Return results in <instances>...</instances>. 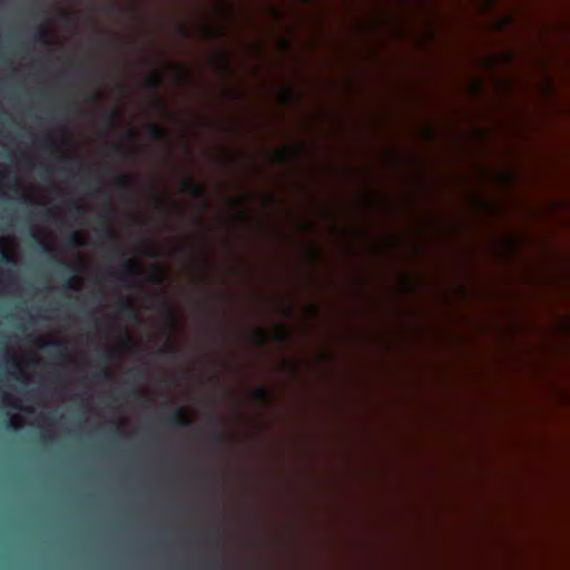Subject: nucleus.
I'll use <instances>...</instances> for the list:
<instances>
[{"label":"nucleus","mask_w":570,"mask_h":570,"mask_svg":"<svg viewBox=\"0 0 570 570\" xmlns=\"http://www.w3.org/2000/svg\"><path fill=\"white\" fill-rule=\"evenodd\" d=\"M37 146L45 151L53 153L57 150V146L51 136L46 135L43 138L37 141Z\"/></svg>","instance_id":"nucleus-13"},{"label":"nucleus","mask_w":570,"mask_h":570,"mask_svg":"<svg viewBox=\"0 0 570 570\" xmlns=\"http://www.w3.org/2000/svg\"><path fill=\"white\" fill-rule=\"evenodd\" d=\"M139 274L140 271L137 263L131 259H127L121 264L118 272H110L108 276L128 285L136 282Z\"/></svg>","instance_id":"nucleus-2"},{"label":"nucleus","mask_w":570,"mask_h":570,"mask_svg":"<svg viewBox=\"0 0 570 570\" xmlns=\"http://www.w3.org/2000/svg\"><path fill=\"white\" fill-rule=\"evenodd\" d=\"M70 209L75 213L76 216H82L85 214V208L78 203H72L70 205Z\"/></svg>","instance_id":"nucleus-30"},{"label":"nucleus","mask_w":570,"mask_h":570,"mask_svg":"<svg viewBox=\"0 0 570 570\" xmlns=\"http://www.w3.org/2000/svg\"><path fill=\"white\" fill-rule=\"evenodd\" d=\"M178 353V350L176 347H166L163 350H159V354L167 356V357H175Z\"/></svg>","instance_id":"nucleus-27"},{"label":"nucleus","mask_w":570,"mask_h":570,"mask_svg":"<svg viewBox=\"0 0 570 570\" xmlns=\"http://www.w3.org/2000/svg\"><path fill=\"white\" fill-rule=\"evenodd\" d=\"M285 312H286V315H289L291 314V308L287 307Z\"/></svg>","instance_id":"nucleus-52"},{"label":"nucleus","mask_w":570,"mask_h":570,"mask_svg":"<svg viewBox=\"0 0 570 570\" xmlns=\"http://www.w3.org/2000/svg\"><path fill=\"white\" fill-rule=\"evenodd\" d=\"M114 352L109 348L99 346V357L104 363L114 358Z\"/></svg>","instance_id":"nucleus-21"},{"label":"nucleus","mask_w":570,"mask_h":570,"mask_svg":"<svg viewBox=\"0 0 570 570\" xmlns=\"http://www.w3.org/2000/svg\"><path fill=\"white\" fill-rule=\"evenodd\" d=\"M0 263L1 264H16L14 257L0 245Z\"/></svg>","instance_id":"nucleus-18"},{"label":"nucleus","mask_w":570,"mask_h":570,"mask_svg":"<svg viewBox=\"0 0 570 570\" xmlns=\"http://www.w3.org/2000/svg\"><path fill=\"white\" fill-rule=\"evenodd\" d=\"M181 190L184 193L190 195L194 198L200 199L203 202L204 208L208 207V202H207L208 193H207L206 187L203 184L197 183V181L193 180L191 178H186L183 180Z\"/></svg>","instance_id":"nucleus-3"},{"label":"nucleus","mask_w":570,"mask_h":570,"mask_svg":"<svg viewBox=\"0 0 570 570\" xmlns=\"http://www.w3.org/2000/svg\"><path fill=\"white\" fill-rule=\"evenodd\" d=\"M32 236L37 240V243L39 244L41 253H43V254H51V253H53L52 246L49 243H47L46 240H43L40 237L39 233H33Z\"/></svg>","instance_id":"nucleus-15"},{"label":"nucleus","mask_w":570,"mask_h":570,"mask_svg":"<svg viewBox=\"0 0 570 570\" xmlns=\"http://www.w3.org/2000/svg\"><path fill=\"white\" fill-rule=\"evenodd\" d=\"M275 157L279 164H286L289 159V150L287 148L278 150L275 153Z\"/></svg>","instance_id":"nucleus-23"},{"label":"nucleus","mask_w":570,"mask_h":570,"mask_svg":"<svg viewBox=\"0 0 570 570\" xmlns=\"http://www.w3.org/2000/svg\"><path fill=\"white\" fill-rule=\"evenodd\" d=\"M254 399L262 405H269L272 402V395L268 389L264 386L257 387L253 393Z\"/></svg>","instance_id":"nucleus-9"},{"label":"nucleus","mask_w":570,"mask_h":570,"mask_svg":"<svg viewBox=\"0 0 570 570\" xmlns=\"http://www.w3.org/2000/svg\"><path fill=\"white\" fill-rule=\"evenodd\" d=\"M147 134L153 141L170 145L167 131L156 122H151L148 125Z\"/></svg>","instance_id":"nucleus-5"},{"label":"nucleus","mask_w":570,"mask_h":570,"mask_svg":"<svg viewBox=\"0 0 570 570\" xmlns=\"http://www.w3.org/2000/svg\"><path fill=\"white\" fill-rule=\"evenodd\" d=\"M278 328L279 331L275 335V341L278 343H285L288 340V333L282 324L278 325Z\"/></svg>","instance_id":"nucleus-24"},{"label":"nucleus","mask_w":570,"mask_h":570,"mask_svg":"<svg viewBox=\"0 0 570 570\" xmlns=\"http://www.w3.org/2000/svg\"><path fill=\"white\" fill-rule=\"evenodd\" d=\"M52 212L51 210H47L45 213V218L48 219L50 216H51Z\"/></svg>","instance_id":"nucleus-44"},{"label":"nucleus","mask_w":570,"mask_h":570,"mask_svg":"<svg viewBox=\"0 0 570 570\" xmlns=\"http://www.w3.org/2000/svg\"><path fill=\"white\" fill-rule=\"evenodd\" d=\"M219 61H220V68L225 72H229L230 65H229L228 57H227L226 52H224V51L219 52Z\"/></svg>","instance_id":"nucleus-25"},{"label":"nucleus","mask_w":570,"mask_h":570,"mask_svg":"<svg viewBox=\"0 0 570 570\" xmlns=\"http://www.w3.org/2000/svg\"><path fill=\"white\" fill-rule=\"evenodd\" d=\"M97 225L99 227L98 230H99L100 237L108 242L114 243V252L117 255H122L124 254L122 248H121L120 244L118 243L117 235L115 234V232L111 227L109 215L105 214V213L100 214L97 218Z\"/></svg>","instance_id":"nucleus-1"},{"label":"nucleus","mask_w":570,"mask_h":570,"mask_svg":"<svg viewBox=\"0 0 570 570\" xmlns=\"http://www.w3.org/2000/svg\"><path fill=\"white\" fill-rule=\"evenodd\" d=\"M206 31L208 32L209 37H217L224 35V31L222 29L217 30L212 27H207Z\"/></svg>","instance_id":"nucleus-33"},{"label":"nucleus","mask_w":570,"mask_h":570,"mask_svg":"<svg viewBox=\"0 0 570 570\" xmlns=\"http://www.w3.org/2000/svg\"><path fill=\"white\" fill-rule=\"evenodd\" d=\"M176 68L179 70L178 79L180 82H188L189 81V75L187 73L185 67L177 65Z\"/></svg>","instance_id":"nucleus-26"},{"label":"nucleus","mask_w":570,"mask_h":570,"mask_svg":"<svg viewBox=\"0 0 570 570\" xmlns=\"http://www.w3.org/2000/svg\"><path fill=\"white\" fill-rule=\"evenodd\" d=\"M294 91L292 88L287 87L283 91V100L285 104H289L293 100Z\"/></svg>","instance_id":"nucleus-29"},{"label":"nucleus","mask_w":570,"mask_h":570,"mask_svg":"<svg viewBox=\"0 0 570 570\" xmlns=\"http://www.w3.org/2000/svg\"><path fill=\"white\" fill-rule=\"evenodd\" d=\"M155 107L156 109H158L159 111L161 112H165V114H168V109H167V106L165 104V101L161 99V98H156L155 100Z\"/></svg>","instance_id":"nucleus-31"},{"label":"nucleus","mask_w":570,"mask_h":570,"mask_svg":"<svg viewBox=\"0 0 570 570\" xmlns=\"http://www.w3.org/2000/svg\"><path fill=\"white\" fill-rule=\"evenodd\" d=\"M168 318H169L170 325L174 326L176 323V317L171 311H168Z\"/></svg>","instance_id":"nucleus-39"},{"label":"nucleus","mask_w":570,"mask_h":570,"mask_svg":"<svg viewBox=\"0 0 570 570\" xmlns=\"http://www.w3.org/2000/svg\"><path fill=\"white\" fill-rule=\"evenodd\" d=\"M150 283L160 284L163 282V274L160 267H156V272L150 276Z\"/></svg>","instance_id":"nucleus-28"},{"label":"nucleus","mask_w":570,"mask_h":570,"mask_svg":"<svg viewBox=\"0 0 570 570\" xmlns=\"http://www.w3.org/2000/svg\"><path fill=\"white\" fill-rule=\"evenodd\" d=\"M61 159H62V160H70V158H69V157H67V156H61Z\"/></svg>","instance_id":"nucleus-51"},{"label":"nucleus","mask_w":570,"mask_h":570,"mask_svg":"<svg viewBox=\"0 0 570 570\" xmlns=\"http://www.w3.org/2000/svg\"><path fill=\"white\" fill-rule=\"evenodd\" d=\"M210 439H212V442L217 446L224 445L227 441L226 434L218 430L213 431Z\"/></svg>","instance_id":"nucleus-16"},{"label":"nucleus","mask_w":570,"mask_h":570,"mask_svg":"<svg viewBox=\"0 0 570 570\" xmlns=\"http://www.w3.org/2000/svg\"><path fill=\"white\" fill-rule=\"evenodd\" d=\"M100 95L99 94H90L89 95V100L92 101V102H98L100 100Z\"/></svg>","instance_id":"nucleus-38"},{"label":"nucleus","mask_w":570,"mask_h":570,"mask_svg":"<svg viewBox=\"0 0 570 570\" xmlns=\"http://www.w3.org/2000/svg\"><path fill=\"white\" fill-rule=\"evenodd\" d=\"M114 185L119 190H129L132 186V179L126 175L116 176Z\"/></svg>","instance_id":"nucleus-14"},{"label":"nucleus","mask_w":570,"mask_h":570,"mask_svg":"<svg viewBox=\"0 0 570 570\" xmlns=\"http://www.w3.org/2000/svg\"><path fill=\"white\" fill-rule=\"evenodd\" d=\"M8 426H10V428H14V429H16V426H14V424H13V420H12V419H10V420H9Z\"/></svg>","instance_id":"nucleus-48"},{"label":"nucleus","mask_w":570,"mask_h":570,"mask_svg":"<svg viewBox=\"0 0 570 570\" xmlns=\"http://www.w3.org/2000/svg\"><path fill=\"white\" fill-rule=\"evenodd\" d=\"M53 258L56 259L57 263L63 265L62 273H66V274L69 275V278L63 284L65 288H67V289H76L73 277H71V275L75 274L76 268L73 266H71V265H68V264H65V263L60 262L59 259L56 258V256H53Z\"/></svg>","instance_id":"nucleus-11"},{"label":"nucleus","mask_w":570,"mask_h":570,"mask_svg":"<svg viewBox=\"0 0 570 570\" xmlns=\"http://www.w3.org/2000/svg\"><path fill=\"white\" fill-rule=\"evenodd\" d=\"M122 394L126 396H140L141 392L138 387L135 386L132 389H124Z\"/></svg>","instance_id":"nucleus-32"},{"label":"nucleus","mask_w":570,"mask_h":570,"mask_svg":"<svg viewBox=\"0 0 570 570\" xmlns=\"http://www.w3.org/2000/svg\"><path fill=\"white\" fill-rule=\"evenodd\" d=\"M115 150L120 154H125L126 151L125 148L119 144L115 146Z\"/></svg>","instance_id":"nucleus-41"},{"label":"nucleus","mask_w":570,"mask_h":570,"mask_svg":"<svg viewBox=\"0 0 570 570\" xmlns=\"http://www.w3.org/2000/svg\"><path fill=\"white\" fill-rule=\"evenodd\" d=\"M9 360L12 361V365L14 367H19V364L11 356L9 357Z\"/></svg>","instance_id":"nucleus-47"},{"label":"nucleus","mask_w":570,"mask_h":570,"mask_svg":"<svg viewBox=\"0 0 570 570\" xmlns=\"http://www.w3.org/2000/svg\"><path fill=\"white\" fill-rule=\"evenodd\" d=\"M507 243H508V246H509V247H512V246L514 245V243H513V240H512V239H508V240H507Z\"/></svg>","instance_id":"nucleus-49"},{"label":"nucleus","mask_w":570,"mask_h":570,"mask_svg":"<svg viewBox=\"0 0 570 570\" xmlns=\"http://www.w3.org/2000/svg\"><path fill=\"white\" fill-rule=\"evenodd\" d=\"M126 138L134 139L136 138L137 134L134 129H127L125 132Z\"/></svg>","instance_id":"nucleus-35"},{"label":"nucleus","mask_w":570,"mask_h":570,"mask_svg":"<svg viewBox=\"0 0 570 570\" xmlns=\"http://www.w3.org/2000/svg\"><path fill=\"white\" fill-rule=\"evenodd\" d=\"M166 423L173 428L188 429L191 426V420L184 407L174 409L166 417Z\"/></svg>","instance_id":"nucleus-4"},{"label":"nucleus","mask_w":570,"mask_h":570,"mask_svg":"<svg viewBox=\"0 0 570 570\" xmlns=\"http://www.w3.org/2000/svg\"><path fill=\"white\" fill-rule=\"evenodd\" d=\"M164 83V77L158 70H154L147 78H146V86L148 89H150L153 92H156Z\"/></svg>","instance_id":"nucleus-8"},{"label":"nucleus","mask_w":570,"mask_h":570,"mask_svg":"<svg viewBox=\"0 0 570 570\" xmlns=\"http://www.w3.org/2000/svg\"><path fill=\"white\" fill-rule=\"evenodd\" d=\"M32 40L37 43L49 45V32L47 28L43 26L37 27L35 33L32 35Z\"/></svg>","instance_id":"nucleus-12"},{"label":"nucleus","mask_w":570,"mask_h":570,"mask_svg":"<svg viewBox=\"0 0 570 570\" xmlns=\"http://www.w3.org/2000/svg\"><path fill=\"white\" fill-rule=\"evenodd\" d=\"M66 245L72 249L81 247L83 245L82 236L78 232L71 230L66 237Z\"/></svg>","instance_id":"nucleus-10"},{"label":"nucleus","mask_w":570,"mask_h":570,"mask_svg":"<svg viewBox=\"0 0 570 570\" xmlns=\"http://www.w3.org/2000/svg\"><path fill=\"white\" fill-rule=\"evenodd\" d=\"M218 563H219V562H218L217 560H214V561H210V562H209V566H210V567H216V566H218Z\"/></svg>","instance_id":"nucleus-46"},{"label":"nucleus","mask_w":570,"mask_h":570,"mask_svg":"<svg viewBox=\"0 0 570 570\" xmlns=\"http://www.w3.org/2000/svg\"><path fill=\"white\" fill-rule=\"evenodd\" d=\"M240 218L242 219H246L247 218V213L245 210H240Z\"/></svg>","instance_id":"nucleus-42"},{"label":"nucleus","mask_w":570,"mask_h":570,"mask_svg":"<svg viewBox=\"0 0 570 570\" xmlns=\"http://www.w3.org/2000/svg\"><path fill=\"white\" fill-rule=\"evenodd\" d=\"M119 115L118 111L112 109L105 114V120L109 127H115L118 121Z\"/></svg>","instance_id":"nucleus-19"},{"label":"nucleus","mask_w":570,"mask_h":570,"mask_svg":"<svg viewBox=\"0 0 570 570\" xmlns=\"http://www.w3.org/2000/svg\"><path fill=\"white\" fill-rule=\"evenodd\" d=\"M134 376H135L136 381L139 382L146 377V372L141 368H136L134 371Z\"/></svg>","instance_id":"nucleus-34"},{"label":"nucleus","mask_w":570,"mask_h":570,"mask_svg":"<svg viewBox=\"0 0 570 570\" xmlns=\"http://www.w3.org/2000/svg\"><path fill=\"white\" fill-rule=\"evenodd\" d=\"M502 179L507 183H510L512 180V175L511 174H503L502 175Z\"/></svg>","instance_id":"nucleus-40"},{"label":"nucleus","mask_w":570,"mask_h":570,"mask_svg":"<svg viewBox=\"0 0 570 570\" xmlns=\"http://www.w3.org/2000/svg\"><path fill=\"white\" fill-rule=\"evenodd\" d=\"M117 312L120 317H126V318H136L137 317L135 306L131 303V301L128 298L121 299L118 303Z\"/></svg>","instance_id":"nucleus-6"},{"label":"nucleus","mask_w":570,"mask_h":570,"mask_svg":"<svg viewBox=\"0 0 570 570\" xmlns=\"http://www.w3.org/2000/svg\"><path fill=\"white\" fill-rule=\"evenodd\" d=\"M3 402H4L6 404H10V405H12L13 407H18V406H19L18 404H13V403H11V396H10V395H8V394H4V395H3Z\"/></svg>","instance_id":"nucleus-37"},{"label":"nucleus","mask_w":570,"mask_h":570,"mask_svg":"<svg viewBox=\"0 0 570 570\" xmlns=\"http://www.w3.org/2000/svg\"><path fill=\"white\" fill-rule=\"evenodd\" d=\"M244 202H245L244 199H234V200L232 202V204H233V206H234V207H236V208H242V207H243V205H244Z\"/></svg>","instance_id":"nucleus-36"},{"label":"nucleus","mask_w":570,"mask_h":570,"mask_svg":"<svg viewBox=\"0 0 570 570\" xmlns=\"http://www.w3.org/2000/svg\"><path fill=\"white\" fill-rule=\"evenodd\" d=\"M274 200H275V199H274V197H273V196H267V197H266V202H267L268 204L274 203Z\"/></svg>","instance_id":"nucleus-43"},{"label":"nucleus","mask_w":570,"mask_h":570,"mask_svg":"<svg viewBox=\"0 0 570 570\" xmlns=\"http://www.w3.org/2000/svg\"><path fill=\"white\" fill-rule=\"evenodd\" d=\"M180 30H181V32L184 33V36H186V35H187V33H186V30H185V28H184V27H180Z\"/></svg>","instance_id":"nucleus-50"},{"label":"nucleus","mask_w":570,"mask_h":570,"mask_svg":"<svg viewBox=\"0 0 570 570\" xmlns=\"http://www.w3.org/2000/svg\"><path fill=\"white\" fill-rule=\"evenodd\" d=\"M253 341L258 346H265L267 342L266 332L263 328H257L253 335Z\"/></svg>","instance_id":"nucleus-17"},{"label":"nucleus","mask_w":570,"mask_h":570,"mask_svg":"<svg viewBox=\"0 0 570 570\" xmlns=\"http://www.w3.org/2000/svg\"><path fill=\"white\" fill-rule=\"evenodd\" d=\"M41 439H42L43 441H48V440H50V439H51V435L43 434V435L41 436Z\"/></svg>","instance_id":"nucleus-45"},{"label":"nucleus","mask_w":570,"mask_h":570,"mask_svg":"<svg viewBox=\"0 0 570 570\" xmlns=\"http://www.w3.org/2000/svg\"><path fill=\"white\" fill-rule=\"evenodd\" d=\"M81 184H83L86 186V189L91 193V194H95L97 196H102V195H106V191L102 187H94L90 183L86 181V180H81Z\"/></svg>","instance_id":"nucleus-20"},{"label":"nucleus","mask_w":570,"mask_h":570,"mask_svg":"<svg viewBox=\"0 0 570 570\" xmlns=\"http://www.w3.org/2000/svg\"><path fill=\"white\" fill-rule=\"evenodd\" d=\"M40 347L53 356H61L66 350V344L61 341H46Z\"/></svg>","instance_id":"nucleus-7"},{"label":"nucleus","mask_w":570,"mask_h":570,"mask_svg":"<svg viewBox=\"0 0 570 570\" xmlns=\"http://www.w3.org/2000/svg\"><path fill=\"white\" fill-rule=\"evenodd\" d=\"M94 376L96 379H101V380H111L112 373L107 366H104L99 371L95 372Z\"/></svg>","instance_id":"nucleus-22"}]
</instances>
